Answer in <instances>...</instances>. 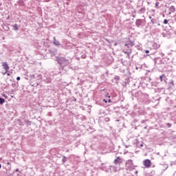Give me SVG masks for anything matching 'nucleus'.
<instances>
[{"instance_id": "nucleus-1", "label": "nucleus", "mask_w": 176, "mask_h": 176, "mask_svg": "<svg viewBox=\"0 0 176 176\" xmlns=\"http://www.w3.org/2000/svg\"><path fill=\"white\" fill-rule=\"evenodd\" d=\"M56 61L62 68L67 67L69 64V60L67 59L65 57H58L56 56Z\"/></svg>"}, {"instance_id": "nucleus-2", "label": "nucleus", "mask_w": 176, "mask_h": 176, "mask_svg": "<svg viewBox=\"0 0 176 176\" xmlns=\"http://www.w3.org/2000/svg\"><path fill=\"white\" fill-rule=\"evenodd\" d=\"M135 25L138 28H140V27H144L145 25V20L144 19H137L135 21Z\"/></svg>"}, {"instance_id": "nucleus-3", "label": "nucleus", "mask_w": 176, "mask_h": 176, "mask_svg": "<svg viewBox=\"0 0 176 176\" xmlns=\"http://www.w3.org/2000/svg\"><path fill=\"white\" fill-rule=\"evenodd\" d=\"M144 166L146 168H149L151 167L152 162H151V160H144L143 161Z\"/></svg>"}, {"instance_id": "nucleus-4", "label": "nucleus", "mask_w": 176, "mask_h": 176, "mask_svg": "<svg viewBox=\"0 0 176 176\" xmlns=\"http://www.w3.org/2000/svg\"><path fill=\"white\" fill-rule=\"evenodd\" d=\"M2 67L5 69V71H6V72H8V71H9L10 69L9 65H8V63L6 62L2 63Z\"/></svg>"}, {"instance_id": "nucleus-5", "label": "nucleus", "mask_w": 176, "mask_h": 176, "mask_svg": "<svg viewBox=\"0 0 176 176\" xmlns=\"http://www.w3.org/2000/svg\"><path fill=\"white\" fill-rule=\"evenodd\" d=\"M169 13L168 14H171V13H174L175 12V7L174 6H172L169 8Z\"/></svg>"}, {"instance_id": "nucleus-6", "label": "nucleus", "mask_w": 176, "mask_h": 176, "mask_svg": "<svg viewBox=\"0 0 176 176\" xmlns=\"http://www.w3.org/2000/svg\"><path fill=\"white\" fill-rule=\"evenodd\" d=\"M122 163V160H120V157H118L115 160H114V164H120Z\"/></svg>"}, {"instance_id": "nucleus-7", "label": "nucleus", "mask_w": 176, "mask_h": 176, "mask_svg": "<svg viewBox=\"0 0 176 176\" xmlns=\"http://www.w3.org/2000/svg\"><path fill=\"white\" fill-rule=\"evenodd\" d=\"M54 45L56 46H61V43L58 41L56 40V37H54Z\"/></svg>"}, {"instance_id": "nucleus-8", "label": "nucleus", "mask_w": 176, "mask_h": 176, "mask_svg": "<svg viewBox=\"0 0 176 176\" xmlns=\"http://www.w3.org/2000/svg\"><path fill=\"white\" fill-rule=\"evenodd\" d=\"M174 88V81L171 80L168 83V89H173Z\"/></svg>"}, {"instance_id": "nucleus-9", "label": "nucleus", "mask_w": 176, "mask_h": 176, "mask_svg": "<svg viewBox=\"0 0 176 176\" xmlns=\"http://www.w3.org/2000/svg\"><path fill=\"white\" fill-rule=\"evenodd\" d=\"M129 82L130 80L129 79V78H125L123 86H127V85H129Z\"/></svg>"}, {"instance_id": "nucleus-10", "label": "nucleus", "mask_w": 176, "mask_h": 176, "mask_svg": "<svg viewBox=\"0 0 176 176\" xmlns=\"http://www.w3.org/2000/svg\"><path fill=\"white\" fill-rule=\"evenodd\" d=\"M129 164L131 167H133V166H134V164L133 163V160H128L126 162V166H129Z\"/></svg>"}, {"instance_id": "nucleus-11", "label": "nucleus", "mask_w": 176, "mask_h": 176, "mask_svg": "<svg viewBox=\"0 0 176 176\" xmlns=\"http://www.w3.org/2000/svg\"><path fill=\"white\" fill-rule=\"evenodd\" d=\"M114 80H116V83L118 85V81L120 80V77H119L118 76H115Z\"/></svg>"}, {"instance_id": "nucleus-12", "label": "nucleus", "mask_w": 176, "mask_h": 176, "mask_svg": "<svg viewBox=\"0 0 176 176\" xmlns=\"http://www.w3.org/2000/svg\"><path fill=\"white\" fill-rule=\"evenodd\" d=\"M13 30H14V31H19V25H18L17 24H14V25H13Z\"/></svg>"}, {"instance_id": "nucleus-13", "label": "nucleus", "mask_w": 176, "mask_h": 176, "mask_svg": "<svg viewBox=\"0 0 176 176\" xmlns=\"http://www.w3.org/2000/svg\"><path fill=\"white\" fill-rule=\"evenodd\" d=\"M151 21L152 24H157V21L156 20V19H152Z\"/></svg>"}, {"instance_id": "nucleus-14", "label": "nucleus", "mask_w": 176, "mask_h": 176, "mask_svg": "<svg viewBox=\"0 0 176 176\" xmlns=\"http://www.w3.org/2000/svg\"><path fill=\"white\" fill-rule=\"evenodd\" d=\"M67 157H65V155L63 156V159H62V162L63 163H65L67 162Z\"/></svg>"}, {"instance_id": "nucleus-15", "label": "nucleus", "mask_w": 176, "mask_h": 176, "mask_svg": "<svg viewBox=\"0 0 176 176\" xmlns=\"http://www.w3.org/2000/svg\"><path fill=\"white\" fill-rule=\"evenodd\" d=\"M36 78H37L38 80H41L42 79V74L37 75Z\"/></svg>"}, {"instance_id": "nucleus-16", "label": "nucleus", "mask_w": 176, "mask_h": 176, "mask_svg": "<svg viewBox=\"0 0 176 176\" xmlns=\"http://www.w3.org/2000/svg\"><path fill=\"white\" fill-rule=\"evenodd\" d=\"M5 103V100L3 98H0V104L2 105V104Z\"/></svg>"}, {"instance_id": "nucleus-17", "label": "nucleus", "mask_w": 176, "mask_h": 176, "mask_svg": "<svg viewBox=\"0 0 176 176\" xmlns=\"http://www.w3.org/2000/svg\"><path fill=\"white\" fill-rule=\"evenodd\" d=\"M153 46L154 49H158L159 48V46L157 45V43H153Z\"/></svg>"}, {"instance_id": "nucleus-18", "label": "nucleus", "mask_w": 176, "mask_h": 176, "mask_svg": "<svg viewBox=\"0 0 176 176\" xmlns=\"http://www.w3.org/2000/svg\"><path fill=\"white\" fill-rule=\"evenodd\" d=\"M35 74H30V80H34L35 79Z\"/></svg>"}, {"instance_id": "nucleus-19", "label": "nucleus", "mask_w": 176, "mask_h": 176, "mask_svg": "<svg viewBox=\"0 0 176 176\" xmlns=\"http://www.w3.org/2000/svg\"><path fill=\"white\" fill-rule=\"evenodd\" d=\"M164 74H162L160 76V79L161 82H163V79H164Z\"/></svg>"}, {"instance_id": "nucleus-20", "label": "nucleus", "mask_w": 176, "mask_h": 176, "mask_svg": "<svg viewBox=\"0 0 176 176\" xmlns=\"http://www.w3.org/2000/svg\"><path fill=\"white\" fill-rule=\"evenodd\" d=\"M165 124H166V127H168V129H170V127H171V126H172L171 123H170V122L166 123Z\"/></svg>"}, {"instance_id": "nucleus-21", "label": "nucleus", "mask_w": 176, "mask_h": 176, "mask_svg": "<svg viewBox=\"0 0 176 176\" xmlns=\"http://www.w3.org/2000/svg\"><path fill=\"white\" fill-rule=\"evenodd\" d=\"M129 46H131V47H133V46H134V42L133 41H130L129 43Z\"/></svg>"}, {"instance_id": "nucleus-22", "label": "nucleus", "mask_w": 176, "mask_h": 176, "mask_svg": "<svg viewBox=\"0 0 176 176\" xmlns=\"http://www.w3.org/2000/svg\"><path fill=\"white\" fill-rule=\"evenodd\" d=\"M109 120H111V119H110L109 118H104V122H105L106 123H108V122H109Z\"/></svg>"}, {"instance_id": "nucleus-23", "label": "nucleus", "mask_w": 176, "mask_h": 176, "mask_svg": "<svg viewBox=\"0 0 176 176\" xmlns=\"http://www.w3.org/2000/svg\"><path fill=\"white\" fill-rule=\"evenodd\" d=\"M163 24H168V20L164 19L163 21Z\"/></svg>"}, {"instance_id": "nucleus-24", "label": "nucleus", "mask_w": 176, "mask_h": 176, "mask_svg": "<svg viewBox=\"0 0 176 176\" xmlns=\"http://www.w3.org/2000/svg\"><path fill=\"white\" fill-rule=\"evenodd\" d=\"M26 124H27L28 126H31V121L27 120V121H26Z\"/></svg>"}, {"instance_id": "nucleus-25", "label": "nucleus", "mask_w": 176, "mask_h": 176, "mask_svg": "<svg viewBox=\"0 0 176 176\" xmlns=\"http://www.w3.org/2000/svg\"><path fill=\"white\" fill-rule=\"evenodd\" d=\"M173 21L176 23V14L173 16Z\"/></svg>"}, {"instance_id": "nucleus-26", "label": "nucleus", "mask_w": 176, "mask_h": 176, "mask_svg": "<svg viewBox=\"0 0 176 176\" xmlns=\"http://www.w3.org/2000/svg\"><path fill=\"white\" fill-rule=\"evenodd\" d=\"M164 81L165 83H167V78H166V76L164 77Z\"/></svg>"}, {"instance_id": "nucleus-27", "label": "nucleus", "mask_w": 176, "mask_h": 176, "mask_svg": "<svg viewBox=\"0 0 176 176\" xmlns=\"http://www.w3.org/2000/svg\"><path fill=\"white\" fill-rule=\"evenodd\" d=\"M86 58V54H82V56H81V58Z\"/></svg>"}, {"instance_id": "nucleus-28", "label": "nucleus", "mask_w": 176, "mask_h": 176, "mask_svg": "<svg viewBox=\"0 0 176 176\" xmlns=\"http://www.w3.org/2000/svg\"><path fill=\"white\" fill-rule=\"evenodd\" d=\"M23 3H24V1H23V0L19 1V5H23Z\"/></svg>"}, {"instance_id": "nucleus-29", "label": "nucleus", "mask_w": 176, "mask_h": 176, "mask_svg": "<svg viewBox=\"0 0 176 176\" xmlns=\"http://www.w3.org/2000/svg\"><path fill=\"white\" fill-rule=\"evenodd\" d=\"M6 74H8V72H6V70L5 72H2V74H3V75H6Z\"/></svg>"}, {"instance_id": "nucleus-30", "label": "nucleus", "mask_w": 176, "mask_h": 176, "mask_svg": "<svg viewBox=\"0 0 176 176\" xmlns=\"http://www.w3.org/2000/svg\"><path fill=\"white\" fill-rule=\"evenodd\" d=\"M20 79H21V78H20V76L16 77V80H20Z\"/></svg>"}, {"instance_id": "nucleus-31", "label": "nucleus", "mask_w": 176, "mask_h": 176, "mask_svg": "<svg viewBox=\"0 0 176 176\" xmlns=\"http://www.w3.org/2000/svg\"><path fill=\"white\" fill-rule=\"evenodd\" d=\"M3 97H4L5 98H8V96H6V94H3Z\"/></svg>"}, {"instance_id": "nucleus-32", "label": "nucleus", "mask_w": 176, "mask_h": 176, "mask_svg": "<svg viewBox=\"0 0 176 176\" xmlns=\"http://www.w3.org/2000/svg\"><path fill=\"white\" fill-rule=\"evenodd\" d=\"M145 53H146V54H148L149 53V50H146L145 51Z\"/></svg>"}, {"instance_id": "nucleus-33", "label": "nucleus", "mask_w": 176, "mask_h": 176, "mask_svg": "<svg viewBox=\"0 0 176 176\" xmlns=\"http://www.w3.org/2000/svg\"><path fill=\"white\" fill-rule=\"evenodd\" d=\"M135 175L138 174V170H135Z\"/></svg>"}, {"instance_id": "nucleus-34", "label": "nucleus", "mask_w": 176, "mask_h": 176, "mask_svg": "<svg viewBox=\"0 0 176 176\" xmlns=\"http://www.w3.org/2000/svg\"><path fill=\"white\" fill-rule=\"evenodd\" d=\"M18 171H19V168H16V169L15 170V172H16V173H18Z\"/></svg>"}, {"instance_id": "nucleus-35", "label": "nucleus", "mask_w": 176, "mask_h": 176, "mask_svg": "<svg viewBox=\"0 0 176 176\" xmlns=\"http://www.w3.org/2000/svg\"><path fill=\"white\" fill-rule=\"evenodd\" d=\"M129 44H125V46L126 47H129Z\"/></svg>"}, {"instance_id": "nucleus-36", "label": "nucleus", "mask_w": 176, "mask_h": 176, "mask_svg": "<svg viewBox=\"0 0 176 176\" xmlns=\"http://www.w3.org/2000/svg\"><path fill=\"white\" fill-rule=\"evenodd\" d=\"M7 76H10V74L7 73Z\"/></svg>"}, {"instance_id": "nucleus-37", "label": "nucleus", "mask_w": 176, "mask_h": 176, "mask_svg": "<svg viewBox=\"0 0 176 176\" xmlns=\"http://www.w3.org/2000/svg\"><path fill=\"white\" fill-rule=\"evenodd\" d=\"M114 46H118V43H116L114 44Z\"/></svg>"}, {"instance_id": "nucleus-38", "label": "nucleus", "mask_w": 176, "mask_h": 176, "mask_svg": "<svg viewBox=\"0 0 176 176\" xmlns=\"http://www.w3.org/2000/svg\"><path fill=\"white\" fill-rule=\"evenodd\" d=\"M148 18L152 20V16H149Z\"/></svg>"}, {"instance_id": "nucleus-39", "label": "nucleus", "mask_w": 176, "mask_h": 176, "mask_svg": "<svg viewBox=\"0 0 176 176\" xmlns=\"http://www.w3.org/2000/svg\"><path fill=\"white\" fill-rule=\"evenodd\" d=\"M124 54H128V56H129V53H127V52H124Z\"/></svg>"}, {"instance_id": "nucleus-40", "label": "nucleus", "mask_w": 176, "mask_h": 176, "mask_svg": "<svg viewBox=\"0 0 176 176\" xmlns=\"http://www.w3.org/2000/svg\"><path fill=\"white\" fill-rule=\"evenodd\" d=\"M116 122H120V120H116Z\"/></svg>"}, {"instance_id": "nucleus-41", "label": "nucleus", "mask_w": 176, "mask_h": 176, "mask_svg": "<svg viewBox=\"0 0 176 176\" xmlns=\"http://www.w3.org/2000/svg\"><path fill=\"white\" fill-rule=\"evenodd\" d=\"M157 25L158 26H160V23H157Z\"/></svg>"}, {"instance_id": "nucleus-42", "label": "nucleus", "mask_w": 176, "mask_h": 176, "mask_svg": "<svg viewBox=\"0 0 176 176\" xmlns=\"http://www.w3.org/2000/svg\"><path fill=\"white\" fill-rule=\"evenodd\" d=\"M103 101H104V102H107V100H105V99H104Z\"/></svg>"}, {"instance_id": "nucleus-43", "label": "nucleus", "mask_w": 176, "mask_h": 176, "mask_svg": "<svg viewBox=\"0 0 176 176\" xmlns=\"http://www.w3.org/2000/svg\"><path fill=\"white\" fill-rule=\"evenodd\" d=\"M108 102H111V99H109V100H108Z\"/></svg>"}, {"instance_id": "nucleus-44", "label": "nucleus", "mask_w": 176, "mask_h": 176, "mask_svg": "<svg viewBox=\"0 0 176 176\" xmlns=\"http://www.w3.org/2000/svg\"><path fill=\"white\" fill-rule=\"evenodd\" d=\"M140 146H141V147L144 146V144H140Z\"/></svg>"}, {"instance_id": "nucleus-45", "label": "nucleus", "mask_w": 176, "mask_h": 176, "mask_svg": "<svg viewBox=\"0 0 176 176\" xmlns=\"http://www.w3.org/2000/svg\"><path fill=\"white\" fill-rule=\"evenodd\" d=\"M74 101H76V98H74Z\"/></svg>"}, {"instance_id": "nucleus-46", "label": "nucleus", "mask_w": 176, "mask_h": 176, "mask_svg": "<svg viewBox=\"0 0 176 176\" xmlns=\"http://www.w3.org/2000/svg\"><path fill=\"white\" fill-rule=\"evenodd\" d=\"M106 41H107V42H109V40H108V39H106Z\"/></svg>"}, {"instance_id": "nucleus-47", "label": "nucleus", "mask_w": 176, "mask_h": 176, "mask_svg": "<svg viewBox=\"0 0 176 176\" xmlns=\"http://www.w3.org/2000/svg\"><path fill=\"white\" fill-rule=\"evenodd\" d=\"M148 80H152V78H149Z\"/></svg>"}, {"instance_id": "nucleus-48", "label": "nucleus", "mask_w": 176, "mask_h": 176, "mask_svg": "<svg viewBox=\"0 0 176 176\" xmlns=\"http://www.w3.org/2000/svg\"><path fill=\"white\" fill-rule=\"evenodd\" d=\"M6 31H9V28H8V29L6 30Z\"/></svg>"}, {"instance_id": "nucleus-49", "label": "nucleus", "mask_w": 176, "mask_h": 176, "mask_svg": "<svg viewBox=\"0 0 176 176\" xmlns=\"http://www.w3.org/2000/svg\"><path fill=\"white\" fill-rule=\"evenodd\" d=\"M146 129H147V127H146V126H145V127H144V129H145V130H146Z\"/></svg>"}, {"instance_id": "nucleus-50", "label": "nucleus", "mask_w": 176, "mask_h": 176, "mask_svg": "<svg viewBox=\"0 0 176 176\" xmlns=\"http://www.w3.org/2000/svg\"><path fill=\"white\" fill-rule=\"evenodd\" d=\"M133 17H135V15H133Z\"/></svg>"}, {"instance_id": "nucleus-51", "label": "nucleus", "mask_w": 176, "mask_h": 176, "mask_svg": "<svg viewBox=\"0 0 176 176\" xmlns=\"http://www.w3.org/2000/svg\"><path fill=\"white\" fill-rule=\"evenodd\" d=\"M168 168V166H166V169H167Z\"/></svg>"}, {"instance_id": "nucleus-52", "label": "nucleus", "mask_w": 176, "mask_h": 176, "mask_svg": "<svg viewBox=\"0 0 176 176\" xmlns=\"http://www.w3.org/2000/svg\"><path fill=\"white\" fill-rule=\"evenodd\" d=\"M168 168V166H166V169H167Z\"/></svg>"}, {"instance_id": "nucleus-53", "label": "nucleus", "mask_w": 176, "mask_h": 176, "mask_svg": "<svg viewBox=\"0 0 176 176\" xmlns=\"http://www.w3.org/2000/svg\"><path fill=\"white\" fill-rule=\"evenodd\" d=\"M154 27H156V25H155Z\"/></svg>"}]
</instances>
